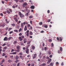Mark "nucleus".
I'll use <instances>...</instances> for the list:
<instances>
[{"instance_id":"14","label":"nucleus","mask_w":66,"mask_h":66,"mask_svg":"<svg viewBox=\"0 0 66 66\" xmlns=\"http://www.w3.org/2000/svg\"><path fill=\"white\" fill-rule=\"evenodd\" d=\"M48 54H49V55L51 54V51H48Z\"/></svg>"},{"instance_id":"10","label":"nucleus","mask_w":66,"mask_h":66,"mask_svg":"<svg viewBox=\"0 0 66 66\" xmlns=\"http://www.w3.org/2000/svg\"><path fill=\"white\" fill-rule=\"evenodd\" d=\"M35 8V6H34L32 5L31 7V9H34Z\"/></svg>"},{"instance_id":"35","label":"nucleus","mask_w":66,"mask_h":66,"mask_svg":"<svg viewBox=\"0 0 66 66\" xmlns=\"http://www.w3.org/2000/svg\"><path fill=\"white\" fill-rule=\"evenodd\" d=\"M21 27H23V23H22L21 24Z\"/></svg>"},{"instance_id":"31","label":"nucleus","mask_w":66,"mask_h":66,"mask_svg":"<svg viewBox=\"0 0 66 66\" xmlns=\"http://www.w3.org/2000/svg\"><path fill=\"white\" fill-rule=\"evenodd\" d=\"M29 34H30V35H33V32H32L31 31L29 33Z\"/></svg>"},{"instance_id":"18","label":"nucleus","mask_w":66,"mask_h":66,"mask_svg":"<svg viewBox=\"0 0 66 66\" xmlns=\"http://www.w3.org/2000/svg\"><path fill=\"white\" fill-rule=\"evenodd\" d=\"M62 49H63V48H62V47H60V50L61 51H62Z\"/></svg>"},{"instance_id":"28","label":"nucleus","mask_w":66,"mask_h":66,"mask_svg":"<svg viewBox=\"0 0 66 66\" xmlns=\"http://www.w3.org/2000/svg\"><path fill=\"white\" fill-rule=\"evenodd\" d=\"M19 57H20V59H23V57L22 55H20Z\"/></svg>"},{"instance_id":"21","label":"nucleus","mask_w":66,"mask_h":66,"mask_svg":"<svg viewBox=\"0 0 66 66\" xmlns=\"http://www.w3.org/2000/svg\"><path fill=\"white\" fill-rule=\"evenodd\" d=\"M19 60H16V61H15L16 63H17V62H19Z\"/></svg>"},{"instance_id":"5","label":"nucleus","mask_w":66,"mask_h":66,"mask_svg":"<svg viewBox=\"0 0 66 66\" xmlns=\"http://www.w3.org/2000/svg\"><path fill=\"white\" fill-rule=\"evenodd\" d=\"M27 34H26V36L27 37H28L29 36V30H27Z\"/></svg>"},{"instance_id":"57","label":"nucleus","mask_w":66,"mask_h":66,"mask_svg":"<svg viewBox=\"0 0 66 66\" xmlns=\"http://www.w3.org/2000/svg\"><path fill=\"white\" fill-rule=\"evenodd\" d=\"M19 36H21V35H22V34L21 33H20L19 34Z\"/></svg>"},{"instance_id":"30","label":"nucleus","mask_w":66,"mask_h":66,"mask_svg":"<svg viewBox=\"0 0 66 66\" xmlns=\"http://www.w3.org/2000/svg\"><path fill=\"white\" fill-rule=\"evenodd\" d=\"M17 42L16 41H15L13 43V44H17Z\"/></svg>"},{"instance_id":"40","label":"nucleus","mask_w":66,"mask_h":66,"mask_svg":"<svg viewBox=\"0 0 66 66\" xmlns=\"http://www.w3.org/2000/svg\"><path fill=\"white\" fill-rule=\"evenodd\" d=\"M51 21V19H48L47 21L48 22H49Z\"/></svg>"},{"instance_id":"58","label":"nucleus","mask_w":66,"mask_h":66,"mask_svg":"<svg viewBox=\"0 0 66 66\" xmlns=\"http://www.w3.org/2000/svg\"><path fill=\"white\" fill-rule=\"evenodd\" d=\"M33 18V16H30L29 17V18Z\"/></svg>"},{"instance_id":"20","label":"nucleus","mask_w":66,"mask_h":66,"mask_svg":"<svg viewBox=\"0 0 66 66\" xmlns=\"http://www.w3.org/2000/svg\"><path fill=\"white\" fill-rule=\"evenodd\" d=\"M3 27H5V23H4L2 25Z\"/></svg>"},{"instance_id":"46","label":"nucleus","mask_w":66,"mask_h":66,"mask_svg":"<svg viewBox=\"0 0 66 66\" xmlns=\"http://www.w3.org/2000/svg\"><path fill=\"white\" fill-rule=\"evenodd\" d=\"M59 39H60V42H61V41H62V38H60Z\"/></svg>"},{"instance_id":"25","label":"nucleus","mask_w":66,"mask_h":66,"mask_svg":"<svg viewBox=\"0 0 66 66\" xmlns=\"http://www.w3.org/2000/svg\"><path fill=\"white\" fill-rule=\"evenodd\" d=\"M51 61H52V59H49L48 60V61L50 62H51Z\"/></svg>"},{"instance_id":"64","label":"nucleus","mask_w":66,"mask_h":66,"mask_svg":"<svg viewBox=\"0 0 66 66\" xmlns=\"http://www.w3.org/2000/svg\"><path fill=\"white\" fill-rule=\"evenodd\" d=\"M50 59V58H49V57H46V59L48 60V59Z\"/></svg>"},{"instance_id":"38","label":"nucleus","mask_w":66,"mask_h":66,"mask_svg":"<svg viewBox=\"0 0 66 66\" xmlns=\"http://www.w3.org/2000/svg\"><path fill=\"white\" fill-rule=\"evenodd\" d=\"M12 29V28H10L8 29V31H10Z\"/></svg>"},{"instance_id":"6","label":"nucleus","mask_w":66,"mask_h":66,"mask_svg":"<svg viewBox=\"0 0 66 66\" xmlns=\"http://www.w3.org/2000/svg\"><path fill=\"white\" fill-rule=\"evenodd\" d=\"M37 56V54H34V56L33 57V58L34 59H35L36 58V57Z\"/></svg>"},{"instance_id":"55","label":"nucleus","mask_w":66,"mask_h":66,"mask_svg":"<svg viewBox=\"0 0 66 66\" xmlns=\"http://www.w3.org/2000/svg\"><path fill=\"white\" fill-rule=\"evenodd\" d=\"M47 13H48V14H49V13H50V10H48L47 11Z\"/></svg>"},{"instance_id":"13","label":"nucleus","mask_w":66,"mask_h":66,"mask_svg":"<svg viewBox=\"0 0 66 66\" xmlns=\"http://www.w3.org/2000/svg\"><path fill=\"white\" fill-rule=\"evenodd\" d=\"M35 46H33L32 47V49L33 50H34V49H35Z\"/></svg>"},{"instance_id":"27","label":"nucleus","mask_w":66,"mask_h":66,"mask_svg":"<svg viewBox=\"0 0 66 66\" xmlns=\"http://www.w3.org/2000/svg\"><path fill=\"white\" fill-rule=\"evenodd\" d=\"M17 54V52H13V53H12V54Z\"/></svg>"},{"instance_id":"42","label":"nucleus","mask_w":66,"mask_h":66,"mask_svg":"<svg viewBox=\"0 0 66 66\" xmlns=\"http://www.w3.org/2000/svg\"><path fill=\"white\" fill-rule=\"evenodd\" d=\"M13 33V31H10L9 32V34H12V33Z\"/></svg>"},{"instance_id":"49","label":"nucleus","mask_w":66,"mask_h":66,"mask_svg":"<svg viewBox=\"0 0 66 66\" xmlns=\"http://www.w3.org/2000/svg\"><path fill=\"white\" fill-rule=\"evenodd\" d=\"M13 66H16V64L15 63H14L13 64Z\"/></svg>"},{"instance_id":"48","label":"nucleus","mask_w":66,"mask_h":66,"mask_svg":"<svg viewBox=\"0 0 66 66\" xmlns=\"http://www.w3.org/2000/svg\"><path fill=\"white\" fill-rule=\"evenodd\" d=\"M47 48L46 47H45L44 48V50H47Z\"/></svg>"},{"instance_id":"11","label":"nucleus","mask_w":66,"mask_h":66,"mask_svg":"<svg viewBox=\"0 0 66 66\" xmlns=\"http://www.w3.org/2000/svg\"><path fill=\"white\" fill-rule=\"evenodd\" d=\"M46 63H43L42 64H41V66H46Z\"/></svg>"},{"instance_id":"54","label":"nucleus","mask_w":66,"mask_h":66,"mask_svg":"<svg viewBox=\"0 0 66 66\" xmlns=\"http://www.w3.org/2000/svg\"><path fill=\"white\" fill-rule=\"evenodd\" d=\"M35 64L34 63H32L31 64V66H34Z\"/></svg>"},{"instance_id":"39","label":"nucleus","mask_w":66,"mask_h":66,"mask_svg":"<svg viewBox=\"0 0 66 66\" xmlns=\"http://www.w3.org/2000/svg\"><path fill=\"white\" fill-rule=\"evenodd\" d=\"M14 51H15V50H14L13 49H12L11 51V52H14Z\"/></svg>"},{"instance_id":"22","label":"nucleus","mask_w":66,"mask_h":66,"mask_svg":"<svg viewBox=\"0 0 66 66\" xmlns=\"http://www.w3.org/2000/svg\"><path fill=\"white\" fill-rule=\"evenodd\" d=\"M14 32H18V30H16V29H15L14 30Z\"/></svg>"},{"instance_id":"12","label":"nucleus","mask_w":66,"mask_h":66,"mask_svg":"<svg viewBox=\"0 0 66 66\" xmlns=\"http://www.w3.org/2000/svg\"><path fill=\"white\" fill-rule=\"evenodd\" d=\"M44 27H45V28H46L47 29V28H48V26L47 25H44L43 26Z\"/></svg>"},{"instance_id":"7","label":"nucleus","mask_w":66,"mask_h":66,"mask_svg":"<svg viewBox=\"0 0 66 66\" xmlns=\"http://www.w3.org/2000/svg\"><path fill=\"white\" fill-rule=\"evenodd\" d=\"M18 38L20 41H22V40H23V39L21 38V37H20Z\"/></svg>"},{"instance_id":"16","label":"nucleus","mask_w":66,"mask_h":66,"mask_svg":"<svg viewBox=\"0 0 66 66\" xmlns=\"http://www.w3.org/2000/svg\"><path fill=\"white\" fill-rule=\"evenodd\" d=\"M39 24L40 26H41V25H42V24H43V22H40L39 23Z\"/></svg>"},{"instance_id":"17","label":"nucleus","mask_w":66,"mask_h":66,"mask_svg":"<svg viewBox=\"0 0 66 66\" xmlns=\"http://www.w3.org/2000/svg\"><path fill=\"white\" fill-rule=\"evenodd\" d=\"M50 66H53V63L52 62H51V63L50 64Z\"/></svg>"},{"instance_id":"32","label":"nucleus","mask_w":66,"mask_h":66,"mask_svg":"<svg viewBox=\"0 0 66 66\" xmlns=\"http://www.w3.org/2000/svg\"><path fill=\"white\" fill-rule=\"evenodd\" d=\"M22 31V29H21V28H20L19 30V32H21Z\"/></svg>"},{"instance_id":"2","label":"nucleus","mask_w":66,"mask_h":66,"mask_svg":"<svg viewBox=\"0 0 66 66\" xmlns=\"http://www.w3.org/2000/svg\"><path fill=\"white\" fill-rule=\"evenodd\" d=\"M28 5V4L26 3H24L22 5L23 7H25L26 5Z\"/></svg>"},{"instance_id":"59","label":"nucleus","mask_w":66,"mask_h":66,"mask_svg":"<svg viewBox=\"0 0 66 66\" xmlns=\"http://www.w3.org/2000/svg\"><path fill=\"white\" fill-rule=\"evenodd\" d=\"M51 62H50V61H48L47 62V63L48 64H49V63H50Z\"/></svg>"},{"instance_id":"45","label":"nucleus","mask_w":66,"mask_h":66,"mask_svg":"<svg viewBox=\"0 0 66 66\" xmlns=\"http://www.w3.org/2000/svg\"><path fill=\"white\" fill-rule=\"evenodd\" d=\"M40 32L41 33H44V31L43 30H42V31H40Z\"/></svg>"},{"instance_id":"24","label":"nucleus","mask_w":66,"mask_h":66,"mask_svg":"<svg viewBox=\"0 0 66 66\" xmlns=\"http://www.w3.org/2000/svg\"><path fill=\"white\" fill-rule=\"evenodd\" d=\"M6 55V54H5V53H3V54L2 55V56H5V55Z\"/></svg>"},{"instance_id":"53","label":"nucleus","mask_w":66,"mask_h":66,"mask_svg":"<svg viewBox=\"0 0 66 66\" xmlns=\"http://www.w3.org/2000/svg\"><path fill=\"white\" fill-rule=\"evenodd\" d=\"M14 0V1H15L16 2V3L18 2V0Z\"/></svg>"},{"instance_id":"47","label":"nucleus","mask_w":66,"mask_h":66,"mask_svg":"<svg viewBox=\"0 0 66 66\" xmlns=\"http://www.w3.org/2000/svg\"><path fill=\"white\" fill-rule=\"evenodd\" d=\"M11 25H12V26H15V23H13L11 24Z\"/></svg>"},{"instance_id":"43","label":"nucleus","mask_w":66,"mask_h":66,"mask_svg":"<svg viewBox=\"0 0 66 66\" xmlns=\"http://www.w3.org/2000/svg\"><path fill=\"white\" fill-rule=\"evenodd\" d=\"M27 27H30L31 26V25L30 24H28L27 25Z\"/></svg>"},{"instance_id":"50","label":"nucleus","mask_w":66,"mask_h":66,"mask_svg":"<svg viewBox=\"0 0 66 66\" xmlns=\"http://www.w3.org/2000/svg\"><path fill=\"white\" fill-rule=\"evenodd\" d=\"M30 23L31 24H32V21H30Z\"/></svg>"},{"instance_id":"3","label":"nucleus","mask_w":66,"mask_h":66,"mask_svg":"<svg viewBox=\"0 0 66 66\" xmlns=\"http://www.w3.org/2000/svg\"><path fill=\"white\" fill-rule=\"evenodd\" d=\"M26 53H27L28 54H29V50H26Z\"/></svg>"},{"instance_id":"34","label":"nucleus","mask_w":66,"mask_h":66,"mask_svg":"<svg viewBox=\"0 0 66 66\" xmlns=\"http://www.w3.org/2000/svg\"><path fill=\"white\" fill-rule=\"evenodd\" d=\"M9 10L10 11V12H13L12 10L11 9H9Z\"/></svg>"},{"instance_id":"4","label":"nucleus","mask_w":66,"mask_h":66,"mask_svg":"<svg viewBox=\"0 0 66 66\" xmlns=\"http://www.w3.org/2000/svg\"><path fill=\"white\" fill-rule=\"evenodd\" d=\"M8 38L7 37H5L4 39V41H6L8 40Z\"/></svg>"},{"instance_id":"8","label":"nucleus","mask_w":66,"mask_h":66,"mask_svg":"<svg viewBox=\"0 0 66 66\" xmlns=\"http://www.w3.org/2000/svg\"><path fill=\"white\" fill-rule=\"evenodd\" d=\"M23 42L24 44H26V43H27V39H24Z\"/></svg>"},{"instance_id":"26","label":"nucleus","mask_w":66,"mask_h":66,"mask_svg":"<svg viewBox=\"0 0 66 66\" xmlns=\"http://www.w3.org/2000/svg\"><path fill=\"white\" fill-rule=\"evenodd\" d=\"M12 38V37H9L8 39V40H10V39H11V38Z\"/></svg>"},{"instance_id":"56","label":"nucleus","mask_w":66,"mask_h":66,"mask_svg":"<svg viewBox=\"0 0 66 66\" xmlns=\"http://www.w3.org/2000/svg\"><path fill=\"white\" fill-rule=\"evenodd\" d=\"M21 37V38H24V36H22Z\"/></svg>"},{"instance_id":"9","label":"nucleus","mask_w":66,"mask_h":66,"mask_svg":"<svg viewBox=\"0 0 66 66\" xmlns=\"http://www.w3.org/2000/svg\"><path fill=\"white\" fill-rule=\"evenodd\" d=\"M28 29H27V26H25L24 28V31H27Z\"/></svg>"},{"instance_id":"41","label":"nucleus","mask_w":66,"mask_h":66,"mask_svg":"<svg viewBox=\"0 0 66 66\" xmlns=\"http://www.w3.org/2000/svg\"><path fill=\"white\" fill-rule=\"evenodd\" d=\"M49 57L50 58H52V55H51L49 56Z\"/></svg>"},{"instance_id":"29","label":"nucleus","mask_w":66,"mask_h":66,"mask_svg":"<svg viewBox=\"0 0 66 66\" xmlns=\"http://www.w3.org/2000/svg\"><path fill=\"white\" fill-rule=\"evenodd\" d=\"M7 12V13H8V14H10V11H9V10H7L6 11Z\"/></svg>"},{"instance_id":"19","label":"nucleus","mask_w":66,"mask_h":66,"mask_svg":"<svg viewBox=\"0 0 66 66\" xmlns=\"http://www.w3.org/2000/svg\"><path fill=\"white\" fill-rule=\"evenodd\" d=\"M20 43L21 44V45H23V42H20Z\"/></svg>"},{"instance_id":"63","label":"nucleus","mask_w":66,"mask_h":66,"mask_svg":"<svg viewBox=\"0 0 66 66\" xmlns=\"http://www.w3.org/2000/svg\"><path fill=\"white\" fill-rule=\"evenodd\" d=\"M20 65V63H19L17 64V66H19Z\"/></svg>"},{"instance_id":"36","label":"nucleus","mask_w":66,"mask_h":66,"mask_svg":"<svg viewBox=\"0 0 66 66\" xmlns=\"http://www.w3.org/2000/svg\"><path fill=\"white\" fill-rule=\"evenodd\" d=\"M19 55H22V52L20 53H19Z\"/></svg>"},{"instance_id":"52","label":"nucleus","mask_w":66,"mask_h":66,"mask_svg":"<svg viewBox=\"0 0 66 66\" xmlns=\"http://www.w3.org/2000/svg\"><path fill=\"white\" fill-rule=\"evenodd\" d=\"M12 7L13 9H15V6H12Z\"/></svg>"},{"instance_id":"60","label":"nucleus","mask_w":66,"mask_h":66,"mask_svg":"<svg viewBox=\"0 0 66 66\" xmlns=\"http://www.w3.org/2000/svg\"><path fill=\"white\" fill-rule=\"evenodd\" d=\"M0 15H1V16H3V13H1L0 14Z\"/></svg>"},{"instance_id":"33","label":"nucleus","mask_w":66,"mask_h":66,"mask_svg":"<svg viewBox=\"0 0 66 66\" xmlns=\"http://www.w3.org/2000/svg\"><path fill=\"white\" fill-rule=\"evenodd\" d=\"M8 62H9V63H10V62H12V61L10 60H8Z\"/></svg>"},{"instance_id":"15","label":"nucleus","mask_w":66,"mask_h":66,"mask_svg":"<svg viewBox=\"0 0 66 66\" xmlns=\"http://www.w3.org/2000/svg\"><path fill=\"white\" fill-rule=\"evenodd\" d=\"M16 49L18 50H19V46H17L16 47Z\"/></svg>"},{"instance_id":"37","label":"nucleus","mask_w":66,"mask_h":66,"mask_svg":"<svg viewBox=\"0 0 66 66\" xmlns=\"http://www.w3.org/2000/svg\"><path fill=\"white\" fill-rule=\"evenodd\" d=\"M51 46L52 47H53L54 46V45H53V43H52L51 44Z\"/></svg>"},{"instance_id":"61","label":"nucleus","mask_w":66,"mask_h":66,"mask_svg":"<svg viewBox=\"0 0 66 66\" xmlns=\"http://www.w3.org/2000/svg\"><path fill=\"white\" fill-rule=\"evenodd\" d=\"M49 41L50 42H52V40L51 39H49Z\"/></svg>"},{"instance_id":"23","label":"nucleus","mask_w":66,"mask_h":66,"mask_svg":"<svg viewBox=\"0 0 66 66\" xmlns=\"http://www.w3.org/2000/svg\"><path fill=\"white\" fill-rule=\"evenodd\" d=\"M19 58V56H16L15 57V59H16V60H17V59H18Z\"/></svg>"},{"instance_id":"44","label":"nucleus","mask_w":66,"mask_h":66,"mask_svg":"<svg viewBox=\"0 0 66 66\" xmlns=\"http://www.w3.org/2000/svg\"><path fill=\"white\" fill-rule=\"evenodd\" d=\"M57 40V41H59V37H57L56 38Z\"/></svg>"},{"instance_id":"51","label":"nucleus","mask_w":66,"mask_h":66,"mask_svg":"<svg viewBox=\"0 0 66 66\" xmlns=\"http://www.w3.org/2000/svg\"><path fill=\"white\" fill-rule=\"evenodd\" d=\"M15 20V22H18V19H17Z\"/></svg>"},{"instance_id":"1","label":"nucleus","mask_w":66,"mask_h":66,"mask_svg":"<svg viewBox=\"0 0 66 66\" xmlns=\"http://www.w3.org/2000/svg\"><path fill=\"white\" fill-rule=\"evenodd\" d=\"M19 15H20V17L22 18V17H24V16L21 13V12H19Z\"/></svg>"},{"instance_id":"62","label":"nucleus","mask_w":66,"mask_h":66,"mask_svg":"<svg viewBox=\"0 0 66 66\" xmlns=\"http://www.w3.org/2000/svg\"><path fill=\"white\" fill-rule=\"evenodd\" d=\"M26 22H24L23 23V24L24 25L26 24Z\"/></svg>"}]
</instances>
